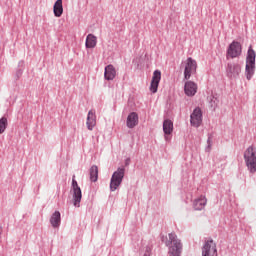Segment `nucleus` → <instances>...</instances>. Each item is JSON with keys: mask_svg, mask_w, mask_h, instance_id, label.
I'll list each match as a JSON object with an SVG mask.
<instances>
[{"mask_svg": "<svg viewBox=\"0 0 256 256\" xmlns=\"http://www.w3.org/2000/svg\"><path fill=\"white\" fill-rule=\"evenodd\" d=\"M182 66L184 67V79L189 81L191 75L197 73V61L189 57L182 63Z\"/></svg>", "mask_w": 256, "mask_h": 256, "instance_id": "4", "label": "nucleus"}, {"mask_svg": "<svg viewBox=\"0 0 256 256\" xmlns=\"http://www.w3.org/2000/svg\"><path fill=\"white\" fill-rule=\"evenodd\" d=\"M7 125H8L7 118L2 117L0 119V135L5 133V129H7Z\"/></svg>", "mask_w": 256, "mask_h": 256, "instance_id": "22", "label": "nucleus"}, {"mask_svg": "<svg viewBox=\"0 0 256 256\" xmlns=\"http://www.w3.org/2000/svg\"><path fill=\"white\" fill-rule=\"evenodd\" d=\"M202 256H217V244L213 240H207L202 248Z\"/></svg>", "mask_w": 256, "mask_h": 256, "instance_id": "8", "label": "nucleus"}, {"mask_svg": "<svg viewBox=\"0 0 256 256\" xmlns=\"http://www.w3.org/2000/svg\"><path fill=\"white\" fill-rule=\"evenodd\" d=\"M163 131H164V134L166 135L165 136V140L166 141H169V135H171V133H173V121L167 119V120H164L163 122Z\"/></svg>", "mask_w": 256, "mask_h": 256, "instance_id": "15", "label": "nucleus"}, {"mask_svg": "<svg viewBox=\"0 0 256 256\" xmlns=\"http://www.w3.org/2000/svg\"><path fill=\"white\" fill-rule=\"evenodd\" d=\"M123 177H125V168L121 167L118 168L117 171H115L112 175L111 181H110V190L111 191H117L119 185L123 183Z\"/></svg>", "mask_w": 256, "mask_h": 256, "instance_id": "5", "label": "nucleus"}, {"mask_svg": "<svg viewBox=\"0 0 256 256\" xmlns=\"http://www.w3.org/2000/svg\"><path fill=\"white\" fill-rule=\"evenodd\" d=\"M208 145H211V139H208Z\"/></svg>", "mask_w": 256, "mask_h": 256, "instance_id": "24", "label": "nucleus"}, {"mask_svg": "<svg viewBox=\"0 0 256 256\" xmlns=\"http://www.w3.org/2000/svg\"><path fill=\"white\" fill-rule=\"evenodd\" d=\"M190 123L193 127H200L201 123H203V112L201 108H195L190 115Z\"/></svg>", "mask_w": 256, "mask_h": 256, "instance_id": "9", "label": "nucleus"}, {"mask_svg": "<svg viewBox=\"0 0 256 256\" xmlns=\"http://www.w3.org/2000/svg\"><path fill=\"white\" fill-rule=\"evenodd\" d=\"M241 53H242L241 43L237 41H233L228 47L227 57H229L230 59H235L241 56Z\"/></svg>", "mask_w": 256, "mask_h": 256, "instance_id": "7", "label": "nucleus"}, {"mask_svg": "<svg viewBox=\"0 0 256 256\" xmlns=\"http://www.w3.org/2000/svg\"><path fill=\"white\" fill-rule=\"evenodd\" d=\"M151 255V249L149 247L146 248V253L144 254V256H149Z\"/></svg>", "mask_w": 256, "mask_h": 256, "instance_id": "23", "label": "nucleus"}, {"mask_svg": "<svg viewBox=\"0 0 256 256\" xmlns=\"http://www.w3.org/2000/svg\"><path fill=\"white\" fill-rule=\"evenodd\" d=\"M162 241L166 247H168L169 256H181L183 244L175 232L168 233V235L163 238Z\"/></svg>", "mask_w": 256, "mask_h": 256, "instance_id": "1", "label": "nucleus"}, {"mask_svg": "<svg viewBox=\"0 0 256 256\" xmlns=\"http://www.w3.org/2000/svg\"><path fill=\"white\" fill-rule=\"evenodd\" d=\"M55 17H61L63 15V0H57L53 6Z\"/></svg>", "mask_w": 256, "mask_h": 256, "instance_id": "19", "label": "nucleus"}, {"mask_svg": "<svg viewBox=\"0 0 256 256\" xmlns=\"http://www.w3.org/2000/svg\"><path fill=\"white\" fill-rule=\"evenodd\" d=\"M126 125L129 129H133L139 125V115L136 112H131L126 120Z\"/></svg>", "mask_w": 256, "mask_h": 256, "instance_id": "14", "label": "nucleus"}, {"mask_svg": "<svg viewBox=\"0 0 256 256\" xmlns=\"http://www.w3.org/2000/svg\"><path fill=\"white\" fill-rule=\"evenodd\" d=\"M117 77V70L115 69V66L109 64L105 67L104 70V79L106 81H113Z\"/></svg>", "mask_w": 256, "mask_h": 256, "instance_id": "12", "label": "nucleus"}, {"mask_svg": "<svg viewBox=\"0 0 256 256\" xmlns=\"http://www.w3.org/2000/svg\"><path fill=\"white\" fill-rule=\"evenodd\" d=\"M255 59H256L255 50H253V47L250 46L247 52L246 67H245V75L248 81H251V79L255 75V69H256Z\"/></svg>", "mask_w": 256, "mask_h": 256, "instance_id": "2", "label": "nucleus"}, {"mask_svg": "<svg viewBox=\"0 0 256 256\" xmlns=\"http://www.w3.org/2000/svg\"><path fill=\"white\" fill-rule=\"evenodd\" d=\"M99 178V168L97 166H92L90 168V180L95 183Z\"/></svg>", "mask_w": 256, "mask_h": 256, "instance_id": "21", "label": "nucleus"}, {"mask_svg": "<svg viewBox=\"0 0 256 256\" xmlns=\"http://www.w3.org/2000/svg\"><path fill=\"white\" fill-rule=\"evenodd\" d=\"M161 82V72L159 70H155L153 72L150 91L151 93H157V89H159V83Z\"/></svg>", "mask_w": 256, "mask_h": 256, "instance_id": "11", "label": "nucleus"}, {"mask_svg": "<svg viewBox=\"0 0 256 256\" xmlns=\"http://www.w3.org/2000/svg\"><path fill=\"white\" fill-rule=\"evenodd\" d=\"M197 89H199L197 83L191 80L185 82L184 93L185 95H187V97H195V95L197 94Z\"/></svg>", "mask_w": 256, "mask_h": 256, "instance_id": "10", "label": "nucleus"}, {"mask_svg": "<svg viewBox=\"0 0 256 256\" xmlns=\"http://www.w3.org/2000/svg\"><path fill=\"white\" fill-rule=\"evenodd\" d=\"M50 223L52 227H59L61 225V213L59 211H55L51 218H50Z\"/></svg>", "mask_w": 256, "mask_h": 256, "instance_id": "20", "label": "nucleus"}, {"mask_svg": "<svg viewBox=\"0 0 256 256\" xmlns=\"http://www.w3.org/2000/svg\"><path fill=\"white\" fill-rule=\"evenodd\" d=\"M227 73H228V76L230 77H239V74L241 73V65L228 64Z\"/></svg>", "mask_w": 256, "mask_h": 256, "instance_id": "16", "label": "nucleus"}, {"mask_svg": "<svg viewBox=\"0 0 256 256\" xmlns=\"http://www.w3.org/2000/svg\"><path fill=\"white\" fill-rule=\"evenodd\" d=\"M193 205L196 211H203V209H205V205H207V198L205 196H200L194 200Z\"/></svg>", "mask_w": 256, "mask_h": 256, "instance_id": "17", "label": "nucleus"}, {"mask_svg": "<svg viewBox=\"0 0 256 256\" xmlns=\"http://www.w3.org/2000/svg\"><path fill=\"white\" fill-rule=\"evenodd\" d=\"M244 161L250 173H256V149L253 146L244 151Z\"/></svg>", "mask_w": 256, "mask_h": 256, "instance_id": "3", "label": "nucleus"}, {"mask_svg": "<svg viewBox=\"0 0 256 256\" xmlns=\"http://www.w3.org/2000/svg\"><path fill=\"white\" fill-rule=\"evenodd\" d=\"M71 189H72V197H73L74 207H80L81 199L83 198V194L81 192V187H79L77 180H75V176H73V179H72Z\"/></svg>", "mask_w": 256, "mask_h": 256, "instance_id": "6", "label": "nucleus"}, {"mask_svg": "<svg viewBox=\"0 0 256 256\" xmlns=\"http://www.w3.org/2000/svg\"><path fill=\"white\" fill-rule=\"evenodd\" d=\"M86 49H95L97 47V36L88 34L85 42Z\"/></svg>", "mask_w": 256, "mask_h": 256, "instance_id": "18", "label": "nucleus"}, {"mask_svg": "<svg viewBox=\"0 0 256 256\" xmlns=\"http://www.w3.org/2000/svg\"><path fill=\"white\" fill-rule=\"evenodd\" d=\"M86 125L89 131H93L95 125H97V115H95V110H90L88 112Z\"/></svg>", "mask_w": 256, "mask_h": 256, "instance_id": "13", "label": "nucleus"}]
</instances>
